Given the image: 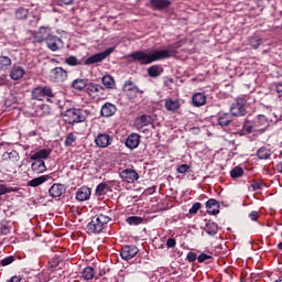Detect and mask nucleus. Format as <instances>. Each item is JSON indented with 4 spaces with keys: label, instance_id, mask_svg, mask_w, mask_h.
I'll use <instances>...</instances> for the list:
<instances>
[{
    "label": "nucleus",
    "instance_id": "obj_49",
    "mask_svg": "<svg viewBox=\"0 0 282 282\" xmlns=\"http://www.w3.org/2000/svg\"><path fill=\"white\" fill-rule=\"evenodd\" d=\"M202 208V203H194L192 208L189 209V215H197V212Z\"/></svg>",
    "mask_w": 282,
    "mask_h": 282
},
{
    "label": "nucleus",
    "instance_id": "obj_39",
    "mask_svg": "<svg viewBox=\"0 0 282 282\" xmlns=\"http://www.w3.org/2000/svg\"><path fill=\"white\" fill-rule=\"evenodd\" d=\"M8 193H19V187H8L7 185L0 184V197L1 195H8Z\"/></svg>",
    "mask_w": 282,
    "mask_h": 282
},
{
    "label": "nucleus",
    "instance_id": "obj_50",
    "mask_svg": "<svg viewBox=\"0 0 282 282\" xmlns=\"http://www.w3.org/2000/svg\"><path fill=\"white\" fill-rule=\"evenodd\" d=\"M177 173L184 174V173H188V171H191V166L188 164H181L177 169H176Z\"/></svg>",
    "mask_w": 282,
    "mask_h": 282
},
{
    "label": "nucleus",
    "instance_id": "obj_6",
    "mask_svg": "<svg viewBox=\"0 0 282 282\" xmlns=\"http://www.w3.org/2000/svg\"><path fill=\"white\" fill-rule=\"evenodd\" d=\"M140 249L135 245H124L121 247L120 257L123 261H131V259L138 257Z\"/></svg>",
    "mask_w": 282,
    "mask_h": 282
},
{
    "label": "nucleus",
    "instance_id": "obj_43",
    "mask_svg": "<svg viewBox=\"0 0 282 282\" xmlns=\"http://www.w3.org/2000/svg\"><path fill=\"white\" fill-rule=\"evenodd\" d=\"M127 224L129 226H140L142 224V217L140 216H130L126 219Z\"/></svg>",
    "mask_w": 282,
    "mask_h": 282
},
{
    "label": "nucleus",
    "instance_id": "obj_41",
    "mask_svg": "<svg viewBox=\"0 0 282 282\" xmlns=\"http://www.w3.org/2000/svg\"><path fill=\"white\" fill-rule=\"evenodd\" d=\"M12 65V59L9 56L6 55H1L0 56V68L3 69H8V67H10Z\"/></svg>",
    "mask_w": 282,
    "mask_h": 282
},
{
    "label": "nucleus",
    "instance_id": "obj_52",
    "mask_svg": "<svg viewBox=\"0 0 282 282\" xmlns=\"http://www.w3.org/2000/svg\"><path fill=\"white\" fill-rule=\"evenodd\" d=\"M213 259V256H208L206 253H200L197 258L198 263H204V261H208Z\"/></svg>",
    "mask_w": 282,
    "mask_h": 282
},
{
    "label": "nucleus",
    "instance_id": "obj_5",
    "mask_svg": "<svg viewBox=\"0 0 282 282\" xmlns=\"http://www.w3.org/2000/svg\"><path fill=\"white\" fill-rule=\"evenodd\" d=\"M246 105H248V99L238 97L236 101L231 104L229 111L235 118H241L248 113V110H246Z\"/></svg>",
    "mask_w": 282,
    "mask_h": 282
},
{
    "label": "nucleus",
    "instance_id": "obj_21",
    "mask_svg": "<svg viewBox=\"0 0 282 282\" xmlns=\"http://www.w3.org/2000/svg\"><path fill=\"white\" fill-rule=\"evenodd\" d=\"M171 0H150V6L152 10H166V8L171 7Z\"/></svg>",
    "mask_w": 282,
    "mask_h": 282
},
{
    "label": "nucleus",
    "instance_id": "obj_2",
    "mask_svg": "<svg viewBox=\"0 0 282 282\" xmlns=\"http://www.w3.org/2000/svg\"><path fill=\"white\" fill-rule=\"evenodd\" d=\"M270 127V120L264 115H258L252 120L250 117L245 119L242 131L250 135V133H265Z\"/></svg>",
    "mask_w": 282,
    "mask_h": 282
},
{
    "label": "nucleus",
    "instance_id": "obj_9",
    "mask_svg": "<svg viewBox=\"0 0 282 282\" xmlns=\"http://www.w3.org/2000/svg\"><path fill=\"white\" fill-rule=\"evenodd\" d=\"M33 100H43V98H54V91L50 86L36 87L32 90Z\"/></svg>",
    "mask_w": 282,
    "mask_h": 282
},
{
    "label": "nucleus",
    "instance_id": "obj_24",
    "mask_svg": "<svg viewBox=\"0 0 282 282\" xmlns=\"http://www.w3.org/2000/svg\"><path fill=\"white\" fill-rule=\"evenodd\" d=\"M192 105L193 107H204L206 105V94L195 93L192 96Z\"/></svg>",
    "mask_w": 282,
    "mask_h": 282
},
{
    "label": "nucleus",
    "instance_id": "obj_44",
    "mask_svg": "<svg viewBox=\"0 0 282 282\" xmlns=\"http://www.w3.org/2000/svg\"><path fill=\"white\" fill-rule=\"evenodd\" d=\"M263 186H265L264 183H262L261 181L253 180L251 182L250 188H252V191H261Z\"/></svg>",
    "mask_w": 282,
    "mask_h": 282
},
{
    "label": "nucleus",
    "instance_id": "obj_32",
    "mask_svg": "<svg viewBox=\"0 0 282 282\" xmlns=\"http://www.w3.org/2000/svg\"><path fill=\"white\" fill-rule=\"evenodd\" d=\"M47 180H50V175H42L29 181L28 186H31L32 188H36V186H41V184H45Z\"/></svg>",
    "mask_w": 282,
    "mask_h": 282
},
{
    "label": "nucleus",
    "instance_id": "obj_28",
    "mask_svg": "<svg viewBox=\"0 0 282 282\" xmlns=\"http://www.w3.org/2000/svg\"><path fill=\"white\" fill-rule=\"evenodd\" d=\"M205 232H207V235L210 237H215V235L219 232V226L213 220H207L205 225Z\"/></svg>",
    "mask_w": 282,
    "mask_h": 282
},
{
    "label": "nucleus",
    "instance_id": "obj_14",
    "mask_svg": "<svg viewBox=\"0 0 282 282\" xmlns=\"http://www.w3.org/2000/svg\"><path fill=\"white\" fill-rule=\"evenodd\" d=\"M45 43L51 52H58L63 47V40L56 35H48Z\"/></svg>",
    "mask_w": 282,
    "mask_h": 282
},
{
    "label": "nucleus",
    "instance_id": "obj_60",
    "mask_svg": "<svg viewBox=\"0 0 282 282\" xmlns=\"http://www.w3.org/2000/svg\"><path fill=\"white\" fill-rule=\"evenodd\" d=\"M61 3H63L64 6H72V3H74V0H59Z\"/></svg>",
    "mask_w": 282,
    "mask_h": 282
},
{
    "label": "nucleus",
    "instance_id": "obj_61",
    "mask_svg": "<svg viewBox=\"0 0 282 282\" xmlns=\"http://www.w3.org/2000/svg\"><path fill=\"white\" fill-rule=\"evenodd\" d=\"M275 89L278 94H282V83L276 84Z\"/></svg>",
    "mask_w": 282,
    "mask_h": 282
},
{
    "label": "nucleus",
    "instance_id": "obj_20",
    "mask_svg": "<svg viewBox=\"0 0 282 282\" xmlns=\"http://www.w3.org/2000/svg\"><path fill=\"white\" fill-rule=\"evenodd\" d=\"M232 117L229 112H219L217 117L219 127H230L232 124Z\"/></svg>",
    "mask_w": 282,
    "mask_h": 282
},
{
    "label": "nucleus",
    "instance_id": "obj_11",
    "mask_svg": "<svg viewBox=\"0 0 282 282\" xmlns=\"http://www.w3.org/2000/svg\"><path fill=\"white\" fill-rule=\"evenodd\" d=\"M119 177L122 182H127L128 184H133V182H138L140 180V174L133 169H126L119 173Z\"/></svg>",
    "mask_w": 282,
    "mask_h": 282
},
{
    "label": "nucleus",
    "instance_id": "obj_12",
    "mask_svg": "<svg viewBox=\"0 0 282 282\" xmlns=\"http://www.w3.org/2000/svg\"><path fill=\"white\" fill-rule=\"evenodd\" d=\"M51 35H52V29H50V26H41L39 31H36L33 34V39L35 43H43V42H46Z\"/></svg>",
    "mask_w": 282,
    "mask_h": 282
},
{
    "label": "nucleus",
    "instance_id": "obj_40",
    "mask_svg": "<svg viewBox=\"0 0 282 282\" xmlns=\"http://www.w3.org/2000/svg\"><path fill=\"white\" fill-rule=\"evenodd\" d=\"M66 65H69V67H76L78 65H83L82 61H78V58L74 55H70L65 59Z\"/></svg>",
    "mask_w": 282,
    "mask_h": 282
},
{
    "label": "nucleus",
    "instance_id": "obj_54",
    "mask_svg": "<svg viewBox=\"0 0 282 282\" xmlns=\"http://www.w3.org/2000/svg\"><path fill=\"white\" fill-rule=\"evenodd\" d=\"M249 218L251 219V221H257V219H259V212H251L249 214Z\"/></svg>",
    "mask_w": 282,
    "mask_h": 282
},
{
    "label": "nucleus",
    "instance_id": "obj_29",
    "mask_svg": "<svg viewBox=\"0 0 282 282\" xmlns=\"http://www.w3.org/2000/svg\"><path fill=\"white\" fill-rule=\"evenodd\" d=\"M89 79L87 78H77L74 79L70 87L73 89H76V91H83V89H85V87L88 86Z\"/></svg>",
    "mask_w": 282,
    "mask_h": 282
},
{
    "label": "nucleus",
    "instance_id": "obj_33",
    "mask_svg": "<svg viewBox=\"0 0 282 282\" xmlns=\"http://www.w3.org/2000/svg\"><path fill=\"white\" fill-rule=\"evenodd\" d=\"M30 14V9H26L25 7H20L15 9V19L18 21H25Z\"/></svg>",
    "mask_w": 282,
    "mask_h": 282
},
{
    "label": "nucleus",
    "instance_id": "obj_36",
    "mask_svg": "<svg viewBox=\"0 0 282 282\" xmlns=\"http://www.w3.org/2000/svg\"><path fill=\"white\" fill-rule=\"evenodd\" d=\"M109 191H111V188L109 187V184L100 183L97 185V187L95 189V195H97L98 197H101V195H107V193H109Z\"/></svg>",
    "mask_w": 282,
    "mask_h": 282
},
{
    "label": "nucleus",
    "instance_id": "obj_15",
    "mask_svg": "<svg viewBox=\"0 0 282 282\" xmlns=\"http://www.w3.org/2000/svg\"><path fill=\"white\" fill-rule=\"evenodd\" d=\"M86 91L88 96H90V98H98V96H105V87L99 84H88Z\"/></svg>",
    "mask_w": 282,
    "mask_h": 282
},
{
    "label": "nucleus",
    "instance_id": "obj_34",
    "mask_svg": "<svg viewBox=\"0 0 282 282\" xmlns=\"http://www.w3.org/2000/svg\"><path fill=\"white\" fill-rule=\"evenodd\" d=\"M271 155H272V151H270V149L265 147H262L257 151L258 160H270Z\"/></svg>",
    "mask_w": 282,
    "mask_h": 282
},
{
    "label": "nucleus",
    "instance_id": "obj_35",
    "mask_svg": "<svg viewBox=\"0 0 282 282\" xmlns=\"http://www.w3.org/2000/svg\"><path fill=\"white\" fill-rule=\"evenodd\" d=\"M101 83L106 89H116V79H113L111 75H105L101 78Z\"/></svg>",
    "mask_w": 282,
    "mask_h": 282
},
{
    "label": "nucleus",
    "instance_id": "obj_37",
    "mask_svg": "<svg viewBox=\"0 0 282 282\" xmlns=\"http://www.w3.org/2000/svg\"><path fill=\"white\" fill-rule=\"evenodd\" d=\"M263 44V40L261 39V36L253 34L250 39H249V45L253 48V50H259V47H261V45Z\"/></svg>",
    "mask_w": 282,
    "mask_h": 282
},
{
    "label": "nucleus",
    "instance_id": "obj_55",
    "mask_svg": "<svg viewBox=\"0 0 282 282\" xmlns=\"http://www.w3.org/2000/svg\"><path fill=\"white\" fill-rule=\"evenodd\" d=\"M1 235H10V227L8 225L1 227Z\"/></svg>",
    "mask_w": 282,
    "mask_h": 282
},
{
    "label": "nucleus",
    "instance_id": "obj_23",
    "mask_svg": "<svg viewBox=\"0 0 282 282\" xmlns=\"http://www.w3.org/2000/svg\"><path fill=\"white\" fill-rule=\"evenodd\" d=\"M140 145V134L138 133H131L127 140H126V147L127 149H138Z\"/></svg>",
    "mask_w": 282,
    "mask_h": 282
},
{
    "label": "nucleus",
    "instance_id": "obj_51",
    "mask_svg": "<svg viewBox=\"0 0 282 282\" xmlns=\"http://www.w3.org/2000/svg\"><path fill=\"white\" fill-rule=\"evenodd\" d=\"M198 257H197V253L193 252V251H189L187 253V257H186V260L189 262V263H195V261H197Z\"/></svg>",
    "mask_w": 282,
    "mask_h": 282
},
{
    "label": "nucleus",
    "instance_id": "obj_4",
    "mask_svg": "<svg viewBox=\"0 0 282 282\" xmlns=\"http://www.w3.org/2000/svg\"><path fill=\"white\" fill-rule=\"evenodd\" d=\"M64 122L67 124H78L80 122L87 121V115H85V111L76 108L67 109L63 113Z\"/></svg>",
    "mask_w": 282,
    "mask_h": 282
},
{
    "label": "nucleus",
    "instance_id": "obj_17",
    "mask_svg": "<svg viewBox=\"0 0 282 282\" xmlns=\"http://www.w3.org/2000/svg\"><path fill=\"white\" fill-rule=\"evenodd\" d=\"M65 185L61 183H54L50 189H48V195L53 199H56V197H61L65 193Z\"/></svg>",
    "mask_w": 282,
    "mask_h": 282
},
{
    "label": "nucleus",
    "instance_id": "obj_25",
    "mask_svg": "<svg viewBox=\"0 0 282 282\" xmlns=\"http://www.w3.org/2000/svg\"><path fill=\"white\" fill-rule=\"evenodd\" d=\"M31 171H33V173H45L47 165H45V161L43 160H33Z\"/></svg>",
    "mask_w": 282,
    "mask_h": 282
},
{
    "label": "nucleus",
    "instance_id": "obj_59",
    "mask_svg": "<svg viewBox=\"0 0 282 282\" xmlns=\"http://www.w3.org/2000/svg\"><path fill=\"white\" fill-rule=\"evenodd\" d=\"M107 274V270L104 269H99V272H98V276H96V279H100V276H105Z\"/></svg>",
    "mask_w": 282,
    "mask_h": 282
},
{
    "label": "nucleus",
    "instance_id": "obj_57",
    "mask_svg": "<svg viewBox=\"0 0 282 282\" xmlns=\"http://www.w3.org/2000/svg\"><path fill=\"white\" fill-rule=\"evenodd\" d=\"M2 162H10V152H4L1 156Z\"/></svg>",
    "mask_w": 282,
    "mask_h": 282
},
{
    "label": "nucleus",
    "instance_id": "obj_16",
    "mask_svg": "<svg viewBox=\"0 0 282 282\" xmlns=\"http://www.w3.org/2000/svg\"><path fill=\"white\" fill-rule=\"evenodd\" d=\"M117 111H118V107H116V105L107 101L101 106L100 116L102 118H111V117L116 116Z\"/></svg>",
    "mask_w": 282,
    "mask_h": 282
},
{
    "label": "nucleus",
    "instance_id": "obj_19",
    "mask_svg": "<svg viewBox=\"0 0 282 282\" xmlns=\"http://www.w3.org/2000/svg\"><path fill=\"white\" fill-rule=\"evenodd\" d=\"M9 76L11 80H21L25 76V68L19 65H13L10 69Z\"/></svg>",
    "mask_w": 282,
    "mask_h": 282
},
{
    "label": "nucleus",
    "instance_id": "obj_10",
    "mask_svg": "<svg viewBox=\"0 0 282 282\" xmlns=\"http://www.w3.org/2000/svg\"><path fill=\"white\" fill-rule=\"evenodd\" d=\"M123 91L130 100H135L139 94H144V90H140L132 80H126Z\"/></svg>",
    "mask_w": 282,
    "mask_h": 282
},
{
    "label": "nucleus",
    "instance_id": "obj_13",
    "mask_svg": "<svg viewBox=\"0 0 282 282\" xmlns=\"http://www.w3.org/2000/svg\"><path fill=\"white\" fill-rule=\"evenodd\" d=\"M95 144L99 149H107V147H111V144H113V137H111V135H109L107 133H99L95 138Z\"/></svg>",
    "mask_w": 282,
    "mask_h": 282
},
{
    "label": "nucleus",
    "instance_id": "obj_30",
    "mask_svg": "<svg viewBox=\"0 0 282 282\" xmlns=\"http://www.w3.org/2000/svg\"><path fill=\"white\" fill-rule=\"evenodd\" d=\"M52 155V150L42 149L30 156V160H47Z\"/></svg>",
    "mask_w": 282,
    "mask_h": 282
},
{
    "label": "nucleus",
    "instance_id": "obj_8",
    "mask_svg": "<svg viewBox=\"0 0 282 282\" xmlns=\"http://www.w3.org/2000/svg\"><path fill=\"white\" fill-rule=\"evenodd\" d=\"M48 78L51 83H65L67 80V72L65 68L57 66L50 70Z\"/></svg>",
    "mask_w": 282,
    "mask_h": 282
},
{
    "label": "nucleus",
    "instance_id": "obj_63",
    "mask_svg": "<svg viewBox=\"0 0 282 282\" xmlns=\"http://www.w3.org/2000/svg\"><path fill=\"white\" fill-rule=\"evenodd\" d=\"M278 250H282V242L278 245Z\"/></svg>",
    "mask_w": 282,
    "mask_h": 282
},
{
    "label": "nucleus",
    "instance_id": "obj_18",
    "mask_svg": "<svg viewBox=\"0 0 282 282\" xmlns=\"http://www.w3.org/2000/svg\"><path fill=\"white\" fill-rule=\"evenodd\" d=\"M75 197H76L77 202H87L91 197V188H89L88 186H85V185L82 186L76 192Z\"/></svg>",
    "mask_w": 282,
    "mask_h": 282
},
{
    "label": "nucleus",
    "instance_id": "obj_53",
    "mask_svg": "<svg viewBox=\"0 0 282 282\" xmlns=\"http://www.w3.org/2000/svg\"><path fill=\"white\" fill-rule=\"evenodd\" d=\"M166 246L167 248H175V246H177V241L175 240V238H169L166 240Z\"/></svg>",
    "mask_w": 282,
    "mask_h": 282
},
{
    "label": "nucleus",
    "instance_id": "obj_3",
    "mask_svg": "<svg viewBox=\"0 0 282 282\" xmlns=\"http://www.w3.org/2000/svg\"><path fill=\"white\" fill-rule=\"evenodd\" d=\"M111 221V217L105 214H98L90 218V221L86 226V232L88 235H100L105 230V226Z\"/></svg>",
    "mask_w": 282,
    "mask_h": 282
},
{
    "label": "nucleus",
    "instance_id": "obj_62",
    "mask_svg": "<svg viewBox=\"0 0 282 282\" xmlns=\"http://www.w3.org/2000/svg\"><path fill=\"white\" fill-rule=\"evenodd\" d=\"M276 169H278V171H280V173L282 174V163H279V164L276 165Z\"/></svg>",
    "mask_w": 282,
    "mask_h": 282
},
{
    "label": "nucleus",
    "instance_id": "obj_47",
    "mask_svg": "<svg viewBox=\"0 0 282 282\" xmlns=\"http://www.w3.org/2000/svg\"><path fill=\"white\" fill-rule=\"evenodd\" d=\"M11 263H14V256H9L0 261V265H2V268H6V265H10Z\"/></svg>",
    "mask_w": 282,
    "mask_h": 282
},
{
    "label": "nucleus",
    "instance_id": "obj_58",
    "mask_svg": "<svg viewBox=\"0 0 282 282\" xmlns=\"http://www.w3.org/2000/svg\"><path fill=\"white\" fill-rule=\"evenodd\" d=\"M156 188H158V186L153 185L145 191H147V193H149V195H153V193H155Z\"/></svg>",
    "mask_w": 282,
    "mask_h": 282
},
{
    "label": "nucleus",
    "instance_id": "obj_42",
    "mask_svg": "<svg viewBox=\"0 0 282 282\" xmlns=\"http://www.w3.org/2000/svg\"><path fill=\"white\" fill-rule=\"evenodd\" d=\"M243 169L239 167V166H235L231 171H230V177L231 180H237L239 177H242L243 175Z\"/></svg>",
    "mask_w": 282,
    "mask_h": 282
},
{
    "label": "nucleus",
    "instance_id": "obj_38",
    "mask_svg": "<svg viewBox=\"0 0 282 282\" xmlns=\"http://www.w3.org/2000/svg\"><path fill=\"white\" fill-rule=\"evenodd\" d=\"M181 105L178 100L167 99L165 101V109L167 111H177L180 109Z\"/></svg>",
    "mask_w": 282,
    "mask_h": 282
},
{
    "label": "nucleus",
    "instance_id": "obj_45",
    "mask_svg": "<svg viewBox=\"0 0 282 282\" xmlns=\"http://www.w3.org/2000/svg\"><path fill=\"white\" fill-rule=\"evenodd\" d=\"M74 142H76V135H74L73 132L68 133L66 139H65V147H72V144H74Z\"/></svg>",
    "mask_w": 282,
    "mask_h": 282
},
{
    "label": "nucleus",
    "instance_id": "obj_7",
    "mask_svg": "<svg viewBox=\"0 0 282 282\" xmlns=\"http://www.w3.org/2000/svg\"><path fill=\"white\" fill-rule=\"evenodd\" d=\"M115 47H108L101 53H97L87 59H85L84 65H96V63H102L110 54H113Z\"/></svg>",
    "mask_w": 282,
    "mask_h": 282
},
{
    "label": "nucleus",
    "instance_id": "obj_56",
    "mask_svg": "<svg viewBox=\"0 0 282 282\" xmlns=\"http://www.w3.org/2000/svg\"><path fill=\"white\" fill-rule=\"evenodd\" d=\"M23 281V278H21V275H13L10 280H8L7 282H21Z\"/></svg>",
    "mask_w": 282,
    "mask_h": 282
},
{
    "label": "nucleus",
    "instance_id": "obj_31",
    "mask_svg": "<svg viewBox=\"0 0 282 282\" xmlns=\"http://www.w3.org/2000/svg\"><path fill=\"white\" fill-rule=\"evenodd\" d=\"M82 279H84V281H91L94 279V276H96V270H94L93 267H85L82 272Z\"/></svg>",
    "mask_w": 282,
    "mask_h": 282
},
{
    "label": "nucleus",
    "instance_id": "obj_1",
    "mask_svg": "<svg viewBox=\"0 0 282 282\" xmlns=\"http://www.w3.org/2000/svg\"><path fill=\"white\" fill-rule=\"evenodd\" d=\"M177 50H180V42L167 45L165 50H156L152 53L137 51L130 54V58L139 65H151V63H156V61L173 58L177 54Z\"/></svg>",
    "mask_w": 282,
    "mask_h": 282
},
{
    "label": "nucleus",
    "instance_id": "obj_48",
    "mask_svg": "<svg viewBox=\"0 0 282 282\" xmlns=\"http://www.w3.org/2000/svg\"><path fill=\"white\" fill-rule=\"evenodd\" d=\"M40 110L42 111L40 116H50L52 108H50V105H42Z\"/></svg>",
    "mask_w": 282,
    "mask_h": 282
},
{
    "label": "nucleus",
    "instance_id": "obj_27",
    "mask_svg": "<svg viewBox=\"0 0 282 282\" xmlns=\"http://www.w3.org/2000/svg\"><path fill=\"white\" fill-rule=\"evenodd\" d=\"M149 124H152L153 127V117L149 115H141L140 117L137 118V126L139 127V129L149 127Z\"/></svg>",
    "mask_w": 282,
    "mask_h": 282
},
{
    "label": "nucleus",
    "instance_id": "obj_46",
    "mask_svg": "<svg viewBox=\"0 0 282 282\" xmlns=\"http://www.w3.org/2000/svg\"><path fill=\"white\" fill-rule=\"evenodd\" d=\"M19 160H21V156L17 150L9 152V162H19Z\"/></svg>",
    "mask_w": 282,
    "mask_h": 282
},
{
    "label": "nucleus",
    "instance_id": "obj_26",
    "mask_svg": "<svg viewBox=\"0 0 282 282\" xmlns=\"http://www.w3.org/2000/svg\"><path fill=\"white\" fill-rule=\"evenodd\" d=\"M164 74V67L162 65H152L148 68V76L150 78H160Z\"/></svg>",
    "mask_w": 282,
    "mask_h": 282
},
{
    "label": "nucleus",
    "instance_id": "obj_22",
    "mask_svg": "<svg viewBox=\"0 0 282 282\" xmlns=\"http://www.w3.org/2000/svg\"><path fill=\"white\" fill-rule=\"evenodd\" d=\"M206 208H207V213L208 215H219V202H217V199L215 198H209L206 202Z\"/></svg>",
    "mask_w": 282,
    "mask_h": 282
}]
</instances>
